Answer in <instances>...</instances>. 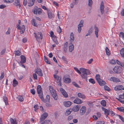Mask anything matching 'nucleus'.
Here are the masks:
<instances>
[{
	"label": "nucleus",
	"mask_w": 124,
	"mask_h": 124,
	"mask_svg": "<svg viewBox=\"0 0 124 124\" xmlns=\"http://www.w3.org/2000/svg\"><path fill=\"white\" fill-rule=\"evenodd\" d=\"M74 70L78 72L79 74L81 75V76L83 78L85 79L86 81L87 80V75H89L91 74L90 71L89 70L85 69L83 68H81L80 70L82 73L83 74H81V72L77 67H74Z\"/></svg>",
	"instance_id": "f257e3e1"
},
{
	"label": "nucleus",
	"mask_w": 124,
	"mask_h": 124,
	"mask_svg": "<svg viewBox=\"0 0 124 124\" xmlns=\"http://www.w3.org/2000/svg\"><path fill=\"white\" fill-rule=\"evenodd\" d=\"M49 88L50 92L53 97L55 100H57L58 98L55 91L53 89L52 86H49Z\"/></svg>",
	"instance_id": "f03ea898"
},
{
	"label": "nucleus",
	"mask_w": 124,
	"mask_h": 124,
	"mask_svg": "<svg viewBox=\"0 0 124 124\" xmlns=\"http://www.w3.org/2000/svg\"><path fill=\"white\" fill-rule=\"evenodd\" d=\"M100 76L99 74L96 75L95 78L98 83L101 86H103L106 84L105 82L100 78Z\"/></svg>",
	"instance_id": "7ed1b4c3"
},
{
	"label": "nucleus",
	"mask_w": 124,
	"mask_h": 124,
	"mask_svg": "<svg viewBox=\"0 0 124 124\" xmlns=\"http://www.w3.org/2000/svg\"><path fill=\"white\" fill-rule=\"evenodd\" d=\"M113 70L116 73H120L122 71L123 69L121 67L116 66L113 68Z\"/></svg>",
	"instance_id": "20e7f679"
},
{
	"label": "nucleus",
	"mask_w": 124,
	"mask_h": 124,
	"mask_svg": "<svg viewBox=\"0 0 124 124\" xmlns=\"http://www.w3.org/2000/svg\"><path fill=\"white\" fill-rule=\"evenodd\" d=\"M34 34L35 38L37 39H42L43 35L41 32H38L37 33L34 32Z\"/></svg>",
	"instance_id": "39448f33"
},
{
	"label": "nucleus",
	"mask_w": 124,
	"mask_h": 124,
	"mask_svg": "<svg viewBox=\"0 0 124 124\" xmlns=\"http://www.w3.org/2000/svg\"><path fill=\"white\" fill-rule=\"evenodd\" d=\"M35 71V73L37 74L39 76H43V73L42 71L39 68H38L37 69H36Z\"/></svg>",
	"instance_id": "423d86ee"
},
{
	"label": "nucleus",
	"mask_w": 124,
	"mask_h": 124,
	"mask_svg": "<svg viewBox=\"0 0 124 124\" xmlns=\"http://www.w3.org/2000/svg\"><path fill=\"white\" fill-rule=\"evenodd\" d=\"M114 89L115 91L122 90H124V87L122 85H119L116 86Z\"/></svg>",
	"instance_id": "0eeeda50"
},
{
	"label": "nucleus",
	"mask_w": 124,
	"mask_h": 124,
	"mask_svg": "<svg viewBox=\"0 0 124 124\" xmlns=\"http://www.w3.org/2000/svg\"><path fill=\"white\" fill-rule=\"evenodd\" d=\"M20 57L21 58V61L19 62H18V63H20L21 64L25 63L26 62V58L25 57L24 55H21Z\"/></svg>",
	"instance_id": "6e6552de"
},
{
	"label": "nucleus",
	"mask_w": 124,
	"mask_h": 124,
	"mask_svg": "<svg viewBox=\"0 0 124 124\" xmlns=\"http://www.w3.org/2000/svg\"><path fill=\"white\" fill-rule=\"evenodd\" d=\"M47 12L49 18L51 19L54 17V14L52 13L50 10H48Z\"/></svg>",
	"instance_id": "1a4fd4ad"
},
{
	"label": "nucleus",
	"mask_w": 124,
	"mask_h": 124,
	"mask_svg": "<svg viewBox=\"0 0 124 124\" xmlns=\"http://www.w3.org/2000/svg\"><path fill=\"white\" fill-rule=\"evenodd\" d=\"M104 3L103 1H102L101 3L100 8V11L101 15L103 14L104 12Z\"/></svg>",
	"instance_id": "9d476101"
},
{
	"label": "nucleus",
	"mask_w": 124,
	"mask_h": 124,
	"mask_svg": "<svg viewBox=\"0 0 124 124\" xmlns=\"http://www.w3.org/2000/svg\"><path fill=\"white\" fill-rule=\"evenodd\" d=\"M37 93L39 94V96L41 94H43L42 91L41 89V88L40 85H38L37 87Z\"/></svg>",
	"instance_id": "9b49d317"
},
{
	"label": "nucleus",
	"mask_w": 124,
	"mask_h": 124,
	"mask_svg": "<svg viewBox=\"0 0 124 124\" xmlns=\"http://www.w3.org/2000/svg\"><path fill=\"white\" fill-rule=\"evenodd\" d=\"M60 90L61 92L64 97L67 98L68 97V94H67L66 92L64 89L62 88H61Z\"/></svg>",
	"instance_id": "f8f14e48"
},
{
	"label": "nucleus",
	"mask_w": 124,
	"mask_h": 124,
	"mask_svg": "<svg viewBox=\"0 0 124 124\" xmlns=\"http://www.w3.org/2000/svg\"><path fill=\"white\" fill-rule=\"evenodd\" d=\"M86 109L85 106H83L81 108L80 111V113L81 115H84L86 111Z\"/></svg>",
	"instance_id": "ddd939ff"
},
{
	"label": "nucleus",
	"mask_w": 124,
	"mask_h": 124,
	"mask_svg": "<svg viewBox=\"0 0 124 124\" xmlns=\"http://www.w3.org/2000/svg\"><path fill=\"white\" fill-rule=\"evenodd\" d=\"M94 29L95 30V35L96 37L98 38V33L99 30L98 27L96 26V25H94Z\"/></svg>",
	"instance_id": "4468645a"
},
{
	"label": "nucleus",
	"mask_w": 124,
	"mask_h": 124,
	"mask_svg": "<svg viewBox=\"0 0 124 124\" xmlns=\"http://www.w3.org/2000/svg\"><path fill=\"white\" fill-rule=\"evenodd\" d=\"M81 107V106L80 105H77L74 106L73 107V111L74 112L78 111Z\"/></svg>",
	"instance_id": "2eb2a0df"
},
{
	"label": "nucleus",
	"mask_w": 124,
	"mask_h": 124,
	"mask_svg": "<svg viewBox=\"0 0 124 124\" xmlns=\"http://www.w3.org/2000/svg\"><path fill=\"white\" fill-rule=\"evenodd\" d=\"M73 102L74 103L78 104H80L82 103L83 102V101L80 99L77 98Z\"/></svg>",
	"instance_id": "dca6fc26"
},
{
	"label": "nucleus",
	"mask_w": 124,
	"mask_h": 124,
	"mask_svg": "<svg viewBox=\"0 0 124 124\" xmlns=\"http://www.w3.org/2000/svg\"><path fill=\"white\" fill-rule=\"evenodd\" d=\"M71 104V102L70 101H64L63 104L66 107H68L70 106Z\"/></svg>",
	"instance_id": "f3484780"
},
{
	"label": "nucleus",
	"mask_w": 124,
	"mask_h": 124,
	"mask_svg": "<svg viewBox=\"0 0 124 124\" xmlns=\"http://www.w3.org/2000/svg\"><path fill=\"white\" fill-rule=\"evenodd\" d=\"M102 109L104 111V113L105 115L107 116L109 114V111L107 109L103 107H102Z\"/></svg>",
	"instance_id": "a211bd4d"
},
{
	"label": "nucleus",
	"mask_w": 124,
	"mask_h": 124,
	"mask_svg": "<svg viewBox=\"0 0 124 124\" xmlns=\"http://www.w3.org/2000/svg\"><path fill=\"white\" fill-rule=\"evenodd\" d=\"M14 4L17 8H18V7H19V8L20 7V1L18 0H16L15 2L14 3Z\"/></svg>",
	"instance_id": "6ab92c4d"
},
{
	"label": "nucleus",
	"mask_w": 124,
	"mask_h": 124,
	"mask_svg": "<svg viewBox=\"0 0 124 124\" xmlns=\"http://www.w3.org/2000/svg\"><path fill=\"white\" fill-rule=\"evenodd\" d=\"M111 79L112 80V81L115 82H120L119 79L115 77H112L111 78Z\"/></svg>",
	"instance_id": "aec40b11"
},
{
	"label": "nucleus",
	"mask_w": 124,
	"mask_h": 124,
	"mask_svg": "<svg viewBox=\"0 0 124 124\" xmlns=\"http://www.w3.org/2000/svg\"><path fill=\"white\" fill-rule=\"evenodd\" d=\"M28 4L29 6H33L35 2V0H28Z\"/></svg>",
	"instance_id": "412c9836"
},
{
	"label": "nucleus",
	"mask_w": 124,
	"mask_h": 124,
	"mask_svg": "<svg viewBox=\"0 0 124 124\" xmlns=\"http://www.w3.org/2000/svg\"><path fill=\"white\" fill-rule=\"evenodd\" d=\"M68 43L67 42H66L65 44H64L63 47V48L65 52H67V49L68 48Z\"/></svg>",
	"instance_id": "4be33fe9"
},
{
	"label": "nucleus",
	"mask_w": 124,
	"mask_h": 124,
	"mask_svg": "<svg viewBox=\"0 0 124 124\" xmlns=\"http://www.w3.org/2000/svg\"><path fill=\"white\" fill-rule=\"evenodd\" d=\"M70 45L69 46V51L70 52H72L74 49V45L71 43H70Z\"/></svg>",
	"instance_id": "5701e85b"
},
{
	"label": "nucleus",
	"mask_w": 124,
	"mask_h": 124,
	"mask_svg": "<svg viewBox=\"0 0 124 124\" xmlns=\"http://www.w3.org/2000/svg\"><path fill=\"white\" fill-rule=\"evenodd\" d=\"M31 23L32 25L35 27H37L38 25L37 24L36 20L34 19H33L31 20Z\"/></svg>",
	"instance_id": "b1692460"
},
{
	"label": "nucleus",
	"mask_w": 124,
	"mask_h": 124,
	"mask_svg": "<svg viewBox=\"0 0 124 124\" xmlns=\"http://www.w3.org/2000/svg\"><path fill=\"white\" fill-rule=\"evenodd\" d=\"M61 77H58V78L57 80V82L58 85H60V86H61Z\"/></svg>",
	"instance_id": "393cba45"
},
{
	"label": "nucleus",
	"mask_w": 124,
	"mask_h": 124,
	"mask_svg": "<svg viewBox=\"0 0 124 124\" xmlns=\"http://www.w3.org/2000/svg\"><path fill=\"white\" fill-rule=\"evenodd\" d=\"M78 97L82 99H85V96L84 94L80 93H78Z\"/></svg>",
	"instance_id": "a878e982"
},
{
	"label": "nucleus",
	"mask_w": 124,
	"mask_h": 124,
	"mask_svg": "<svg viewBox=\"0 0 124 124\" xmlns=\"http://www.w3.org/2000/svg\"><path fill=\"white\" fill-rule=\"evenodd\" d=\"M3 99L6 105H8V99L6 96H4L3 97Z\"/></svg>",
	"instance_id": "bb28decb"
},
{
	"label": "nucleus",
	"mask_w": 124,
	"mask_h": 124,
	"mask_svg": "<svg viewBox=\"0 0 124 124\" xmlns=\"http://www.w3.org/2000/svg\"><path fill=\"white\" fill-rule=\"evenodd\" d=\"M10 122L11 124H17L16 119H13L12 118H11L10 119Z\"/></svg>",
	"instance_id": "cd10ccee"
},
{
	"label": "nucleus",
	"mask_w": 124,
	"mask_h": 124,
	"mask_svg": "<svg viewBox=\"0 0 124 124\" xmlns=\"http://www.w3.org/2000/svg\"><path fill=\"white\" fill-rule=\"evenodd\" d=\"M18 84L17 81L15 79H14L13 81V85L14 87L16 86Z\"/></svg>",
	"instance_id": "c85d7f7f"
},
{
	"label": "nucleus",
	"mask_w": 124,
	"mask_h": 124,
	"mask_svg": "<svg viewBox=\"0 0 124 124\" xmlns=\"http://www.w3.org/2000/svg\"><path fill=\"white\" fill-rule=\"evenodd\" d=\"M120 53L121 56L124 58V48H122L120 50Z\"/></svg>",
	"instance_id": "c756f323"
},
{
	"label": "nucleus",
	"mask_w": 124,
	"mask_h": 124,
	"mask_svg": "<svg viewBox=\"0 0 124 124\" xmlns=\"http://www.w3.org/2000/svg\"><path fill=\"white\" fill-rule=\"evenodd\" d=\"M39 97L41 98L42 101L44 102H47V101L46 100H45L44 99L43 97V94H41V95H40Z\"/></svg>",
	"instance_id": "7c9ffc66"
},
{
	"label": "nucleus",
	"mask_w": 124,
	"mask_h": 124,
	"mask_svg": "<svg viewBox=\"0 0 124 124\" xmlns=\"http://www.w3.org/2000/svg\"><path fill=\"white\" fill-rule=\"evenodd\" d=\"M105 50L107 54L108 55H109L110 54V52L108 48L107 47H106Z\"/></svg>",
	"instance_id": "2f4dec72"
},
{
	"label": "nucleus",
	"mask_w": 124,
	"mask_h": 124,
	"mask_svg": "<svg viewBox=\"0 0 124 124\" xmlns=\"http://www.w3.org/2000/svg\"><path fill=\"white\" fill-rule=\"evenodd\" d=\"M70 78V76L69 75H65L63 78V81H66V79H68Z\"/></svg>",
	"instance_id": "473e14b6"
},
{
	"label": "nucleus",
	"mask_w": 124,
	"mask_h": 124,
	"mask_svg": "<svg viewBox=\"0 0 124 124\" xmlns=\"http://www.w3.org/2000/svg\"><path fill=\"white\" fill-rule=\"evenodd\" d=\"M70 39L73 41L74 40L75 38L73 32H71L70 33Z\"/></svg>",
	"instance_id": "72a5a7b5"
},
{
	"label": "nucleus",
	"mask_w": 124,
	"mask_h": 124,
	"mask_svg": "<svg viewBox=\"0 0 124 124\" xmlns=\"http://www.w3.org/2000/svg\"><path fill=\"white\" fill-rule=\"evenodd\" d=\"M15 55L19 56L21 54V52L18 50L15 51Z\"/></svg>",
	"instance_id": "f704fd0d"
},
{
	"label": "nucleus",
	"mask_w": 124,
	"mask_h": 124,
	"mask_svg": "<svg viewBox=\"0 0 124 124\" xmlns=\"http://www.w3.org/2000/svg\"><path fill=\"white\" fill-rule=\"evenodd\" d=\"M101 104L103 106L105 107L106 106V101L104 100H102L101 102Z\"/></svg>",
	"instance_id": "c9c22d12"
},
{
	"label": "nucleus",
	"mask_w": 124,
	"mask_h": 124,
	"mask_svg": "<svg viewBox=\"0 0 124 124\" xmlns=\"http://www.w3.org/2000/svg\"><path fill=\"white\" fill-rule=\"evenodd\" d=\"M38 8V7H35L34 9L32 10V12H33L35 14H37V9Z\"/></svg>",
	"instance_id": "e433bc0d"
},
{
	"label": "nucleus",
	"mask_w": 124,
	"mask_h": 124,
	"mask_svg": "<svg viewBox=\"0 0 124 124\" xmlns=\"http://www.w3.org/2000/svg\"><path fill=\"white\" fill-rule=\"evenodd\" d=\"M117 109L119 111L124 112V107H120L117 108Z\"/></svg>",
	"instance_id": "4c0bfd02"
},
{
	"label": "nucleus",
	"mask_w": 124,
	"mask_h": 124,
	"mask_svg": "<svg viewBox=\"0 0 124 124\" xmlns=\"http://www.w3.org/2000/svg\"><path fill=\"white\" fill-rule=\"evenodd\" d=\"M44 60L45 62L48 64H50L51 63L50 62L48 61L47 59L46 58V57L45 56H44Z\"/></svg>",
	"instance_id": "58836bf2"
},
{
	"label": "nucleus",
	"mask_w": 124,
	"mask_h": 124,
	"mask_svg": "<svg viewBox=\"0 0 124 124\" xmlns=\"http://www.w3.org/2000/svg\"><path fill=\"white\" fill-rule=\"evenodd\" d=\"M17 98L20 101H22L23 100V97L21 96H18Z\"/></svg>",
	"instance_id": "ea45409f"
},
{
	"label": "nucleus",
	"mask_w": 124,
	"mask_h": 124,
	"mask_svg": "<svg viewBox=\"0 0 124 124\" xmlns=\"http://www.w3.org/2000/svg\"><path fill=\"white\" fill-rule=\"evenodd\" d=\"M90 82L93 84H94L95 83V81L94 80L93 78H90L89 80Z\"/></svg>",
	"instance_id": "a19ab883"
},
{
	"label": "nucleus",
	"mask_w": 124,
	"mask_h": 124,
	"mask_svg": "<svg viewBox=\"0 0 124 124\" xmlns=\"http://www.w3.org/2000/svg\"><path fill=\"white\" fill-rule=\"evenodd\" d=\"M45 118H46L44 117L43 116H42V115L41 116V117L40 118V120L39 121V122L40 123H42V121H44Z\"/></svg>",
	"instance_id": "79ce46f5"
},
{
	"label": "nucleus",
	"mask_w": 124,
	"mask_h": 124,
	"mask_svg": "<svg viewBox=\"0 0 124 124\" xmlns=\"http://www.w3.org/2000/svg\"><path fill=\"white\" fill-rule=\"evenodd\" d=\"M71 112L69 110L67 109L66 112L65 113V115L66 116H68L71 113Z\"/></svg>",
	"instance_id": "37998d69"
},
{
	"label": "nucleus",
	"mask_w": 124,
	"mask_h": 124,
	"mask_svg": "<svg viewBox=\"0 0 124 124\" xmlns=\"http://www.w3.org/2000/svg\"><path fill=\"white\" fill-rule=\"evenodd\" d=\"M37 11H38V14L39 15L41 13H42V9L40 8H39L37 9Z\"/></svg>",
	"instance_id": "c03bdc74"
},
{
	"label": "nucleus",
	"mask_w": 124,
	"mask_h": 124,
	"mask_svg": "<svg viewBox=\"0 0 124 124\" xmlns=\"http://www.w3.org/2000/svg\"><path fill=\"white\" fill-rule=\"evenodd\" d=\"M73 115H70L68 118V120L70 121L73 119Z\"/></svg>",
	"instance_id": "a18cd8bd"
},
{
	"label": "nucleus",
	"mask_w": 124,
	"mask_h": 124,
	"mask_svg": "<svg viewBox=\"0 0 124 124\" xmlns=\"http://www.w3.org/2000/svg\"><path fill=\"white\" fill-rule=\"evenodd\" d=\"M84 20H82L80 22L79 24L78 25L79 26H83Z\"/></svg>",
	"instance_id": "49530a36"
},
{
	"label": "nucleus",
	"mask_w": 124,
	"mask_h": 124,
	"mask_svg": "<svg viewBox=\"0 0 124 124\" xmlns=\"http://www.w3.org/2000/svg\"><path fill=\"white\" fill-rule=\"evenodd\" d=\"M93 28L92 27H91L88 30V32L91 34L93 32Z\"/></svg>",
	"instance_id": "de8ad7c7"
},
{
	"label": "nucleus",
	"mask_w": 124,
	"mask_h": 124,
	"mask_svg": "<svg viewBox=\"0 0 124 124\" xmlns=\"http://www.w3.org/2000/svg\"><path fill=\"white\" fill-rule=\"evenodd\" d=\"M73 85L75 87H77V88H80L79 86L78 85V84L76 83L75 82H72Z\"/></svg>",
	"instance_id": "09e8293b"
},
{
	"label": "nucleus",
	"mask_w": 124,
	"mask_h": 124,
	"mask_svg": "<svg viewBox=\"0 0 124 124\" xmlns=\"http://www.w3.org/2000/svg\"><path fill=\"white\" fill-rule=\"evenodd\" d=\"M83 27V26H79V25H78V32L80 33L81 31V30L82 29L81 27Z\"/></svg>",
	"instance_id": "8fccbe9b"
},
{
	"label": "nucleus",
	"mask_w": 124,
	"mask_h": 124,
	"mask_svg": "<svg viewBox=\"0 0 124 124\" xmlns=\"http://www.w3.org/2000/svg\"><path fill=\"white\" fill-rule=\"evenodd\" d=\"M93 4V2L92 0H88V6L90 7H91Z\"/></svg>",
	"instance_id": "3c124183"
},
{
	"label": "nucleus",
	"mask_w": 124,
	"mask_h": 124,
	"mask_svg": "<svg viewBox=\"0 0 124 124\" xmlns=\"http://www.w3.org/2000/svg\"><path fill=\"white\" fill-rule=\"evenodd\" d=\"M71 81V79L70 78L68 79H66V81H64V82L66 83H70Z\"/></svg>",
	"instance_id": "603ef678"
},
{
	"label": "nucleus",
	"mask_w": 124,
	"mask_h": 124,
	"mask_svg": "<svg viewBox=\"0 0 124 124\" xmlns=\"http://www.w3.org/2000/svg\"><path fill=\"white\" fill-rule=\"evenodd\" d=\"M4 73L3 72H2L1 73V75L0 77V80H1L2 79L4 76Z\"/></svg>",
	"instance_id": "864d4df0"
},
{
	"label": "nucleus",
	"mask_w": 124,
	"mask_h": 124,
	"mask_svg": "<svg viewBox=\"0 0 124 124\" xmlns=\"http://www.w3.org/2000/svg\"><path fill=\"white\" fill-rule=\"evenodd\" d=\"M105 123V122L103 121H98L96 124H104Z\"/></svg>",
	"instance_id": "5fc2aeb1"
},
{
	"label": "nucleus",
	"mask_w": 124,
	"mask_h": 124,
	"mask_svg": "<svg viewBox=\"0 0 124 124\" xmlns=\"http://www.w3.org/2000/svg\"><path fill=\"white\" fill-rule=\"evenodd\" d=\"M34 108H35V111H36V110L39 109V107L37 104L35 105L34 106Z\"/></svg>",
	"instance_id": "6e6d98bb"
},
{
	"label": "nucleus",
	"mask_w": 124,
	"mask_h": 124,
	"mask_svg": "<svg viewBox=\"0 0 124 124\" xmlns=\"http://www.w3.org/2000/svg\"><path fill=\"white\" fill-rule=\"evenodd\" d=\"M104 88L105 89L108 91H109L110 90V88L107 86L105 85L104 86Z\"/></svg>",
	"instance_id": "4d7b16f0"
},
{
	"label": "nucleus",
	"mask_w": 124,
	"mask_h": 124,
	"mask_svg": "<svg viewBox=\"0 0 124 124\" xmlns=\"http://www.w3.org/2000/svg\"><path fill=\"white\" fill-rule=\"evenodd\" d=\"M119 98H121V99H124V92L123 93V94L122 95H119Z\"/></svg>",
	"instance_id": "13d9d810"
},
{
	"label": "nucleus",
	"mask_w": 124,
	"mask_h": 124,
	"mask_svg": "<svg viewBox=\"0 0 124 124\" xmlns=\"http://www.w3.org/2000/svg\"><path fill=\"white\" fill-rule=\"evenodd\" d=\"M50 122V121L48 120H45L43 122V124H48Z\"/></svg>",
	"instance_id": "bf43d9fd"
},
{
	"label": "nucleus",
	"mask_w": 124,
	"mask_h": 124,
	"mask_svg": "<svg viewBox=\"0 0 124 124\" xmlns=\"http://www.w3.org/2000/svg\"><path fill=\"white\" fill-rule=\"evenodd\" d=\"M42 115L45 118H46L48 116V114L47 113L45 112Z\"/></svg>",
	"instance_id": "052dcab7"
},
{
	"label": "nucleus",
	"mask_w": 124,
	"mask_h": 124,
	"mask_svg": "<svg viewBox=\"0 0 124 124\" xmlns=\"http://www.w3.org/2000/svg\"><path fill=\"white\" fill-rule=\"evenodd\" d=\"M50 95H47L46 97V99L47 100V101L49 102V100L50 99Z\"/></svg>",
	"instance_id": "680f3d73"
},
{
	"label": "nucleus",
	"mask_w": 124,
	"mask_h": 124,
	"mask_svg": "<svg viewBox=\"0 0 124 124\" xmlns=\"http://www.w3.org/2000/svg\"><path fill=\"white\" fill-rule=\"evenodd\" d=\"M62 59L66 63H67V61L66 58L65 57V56H62Z\"/></svg>",
	"instance_id": "e2e57ef3"
},
{
	"label": "nucleus",
	"mask_w": 124,
	"mask_h": 124,
	"mask_svg": "<svg viewBox=\"0 0 124 124\" xmlns=\"http://www.w3.org/2000/svg\"><path fill=\"white\" fill-rule=\"evenodd\" d=\"M31 92L33 95H34L35 93V91L34 89H31Z\"/></svg>",
	"instance_id": "0e129e2a"
},
{
	"label": "nucleus",
	"mask_w": 124,
	"mask_h": 124,
	"mask_svg": "<svg viewBox=\"0 0 124 124\" xmlns=\"http://www.w3.org/2000/svg\"><path fill=\"white\" fill-rule=\"evenodd\" d=\"M33 77L35 79H37V76L36 74L35 73H33Z\"/></svg>",
	"instance_id": "69168bd1"
},
{
	"label": "nucleus",
	"mask_w": 124,
	"mask_h": 124,
	"mask_svg": "<svg viewBox=\"0 0 124 124\" xmlns=\"http://www.w3.org/2000/svg\"><path fill=\"white\" fill-rule=\"evenodd\" d=\"M120 36H121V37L124 39V33L123 32H120Z\"/></svg>",
	"instance_id": "338daca9"
},
{
	"label": "nucleus",
	"mask_w": 124,
	"mask_h": 124,
	"mask_svg": "<svg viewBox=\"0 0 124 124\" xmlns=\"http://www.w3.org/2000/svg\"><path fill=\"white\" fill-rule=\"evenodd\" d=\"M121 15L122 16H124V9L123 8L121 12Z\"/></svg>",
	"instance_id": "774afa93"
}]
</instances>
